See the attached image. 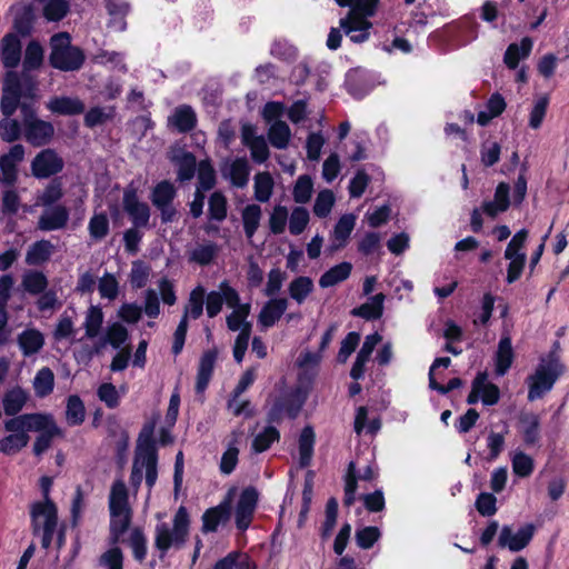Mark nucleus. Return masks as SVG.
<instances>
[{
    "label": "nucleus",
    "instance_id": "nucleus-51",
    "mask_svg": "<svg viewBox=\"0 0 569 569\" xmlns=\"http://www.w3.org/2000/svg\"><path fill=\"white\" fill-rule=\"evenodd\" d=\"M273 190V179L269 172H260L254 177V198L259 202L269 201Z\"/></svg>",
    "mask_w": 569,
    "mask_h": 569
},
{
    "label": "nucleus",
    "instance_id": "nucleus-2",
    "mask_svg": "<svg viewBox=\"0 0 569 569\" xmlns=\"http://www.w3.org/2000/svg\"><path fill=\"white\" fill-rule=\"evenodd\" d=\"M84 50L72 44L68 32H58L50 38L49 64L62 72H74L82 69L86 62Z\"/></svg>",
    "mask_w": 569,
    "mask_h": 569
},
{
    "label": "nucleus",
    "instance_id": "nucleus-10",
    "mask_svg": "<svg viewBox=\"0 0 569 569\" xmlns=\"http://www.w3.org/2000/svg\"><path fill=\"white\" fill-rule=\"evenodd\" d=\"M154 428V421H148L143 425L137 440L133 463L141 467L158 463V449L153 437Z\"/></svg>",
    "mask_w": 569,
    "mask_h": 569
},
{
    "label": "nucleus",
    "instance_id": "nucleus-52",
    "mask_svg": "<svg viewBox=\"0 0 569 569\" xmlns=\"http://www.w3.org/2000/svg\"><path fill=\"white\" fill-rule=\"evenodd\" d=\"M88 230L90 237L96 240H102L109 234L110 224L107 213H94L89 221Z\"/></svg>",
    "mask_w": 569,
    "mask_h": 569
},
{
    "label": "nucleus",
    "instance_id": "nucleus-60",
    "mask_svg": "<svg viewBox=\"0 0 569 569\" xmlns=\"http://www.w3.org/2000/svg\"><path fill=\"white\" fill-rule=\"evenodd\" d=\"M335 204V194L330 189L321 190L315 200L313 213L318 218H327Z\"/></svg>",
    "mask_w": 569,
    "mask_h": 569
},
{
    "label": "nucleus",
    "instance_id": "nucleus-4",
    "mask_svg": "<svg viewBox=\"0 0 569 569\" xmlns=\"http://www.w3.org/2000/svg\"><path fill=\"white\" fill-rule=\"evenodd\" d=\"M563 371L565 367L560 362L559 357L553 351L549 352L547 359H541L535 373L527 378L528 400L541 399L553 388V385Z\"/></svg>",
    "mask_w": 569,
    "mask_h": 569
},
{
    "label": "nucleus",
    "instance_id": "nucleus-18",
    "mask_svg": "<svg viewBox=\"0 0 569 569\" xmlns=\"http://www.w3.org/2000/svg\"><path fill=\"white\" fill-rule=\"evenodd\" d=\"M52 486V478L48 476H43L40 478V487L43 496L42 501H36L30 506V518H31V529L33 536H39L40 532V518L41 513H47V508H39L38 506H46L47 503L52 506L54 512L58 513V508L54 501L50 498V489Z\"/></svg>",
    "mask_w": 569,
    "mask_h": 569
},
{
    "label": "nucleus",
    "instance_id": "nucleus-36",
    "mask_svg": "<svg viewBox=\"0 0 569 569\" xmlns=\"http://www.w3.org/2000/svg\"><path fill=\"white\" fill-rule=\"evenodd\" d=\"M128 337L129 332L127 328L120 322H114L109 326L107 337L102 339L100 343L93 347L90 355L99 353L106 343H110L114 349H118L128 340Z\"/></svg>",
    "mask_w": 569,
    "mask_h": 569
},
{
    "label": "nucleus",
    "instance_id": "nucleus-1",
    "mask_svg": "<svg viewBox=\"0 0 569 569\" xmlns=\"http://www.w3.org/2000/svg\"><path fill=\"white\" fill-rule=\"evenodd\" d=\"M110 512V541L116 545L130 529L132 522V509L129 505V493L123 480H114L109 495Z\"/></svg>",
    "mask_w": 569,
    "mask_h": 569
},
{
    "label": "nucleus",
    "instance_id": "nucleus-61",
    "mask_svg": "<svg viewBox=\"0 0 569 569\" xmlns=\"http://www.w3.org/2000/svg\"><path fill=\"white\" fill-rule=\"evenodd\" d=\"M250 313V305L243 303L238 308H234L233 311L227 316V327L230 331H241L246 325H251L247 321V318Z\"/></svg>",
    "mask_w": 569,
    "mask_h": 569
},
{
    "label": "nucleus",
    "instance_id": "nucleus-25",
    "mask_svg": "<svg viewBox=\"0 0 569 569\" xmlns=\"http://www.w3.org/2000/svg\"><path fill=\"white\" fill-rule=\"evenodd\" d=\"M171 162L177 167V180L190 181L198 170L197 158L191 151L180 150L171 157Z\"/></svg>",
    "mask_w": 569,
    "mask_h": 569
},
{
    "label": "nucleus",
    "instance_id": "nucleus-13",
    "mask_svg": "<svg viewBox=\"0 0 569 569\" xmlns=\"http://www.w3.org/2000/svg\"><path fill=\"white\" fill-rule=\"evenodd\" d=\"M43 58L44 51L41 43L38 40L29 41L24 50L22 72L19 74L29 90L33 89V79L30 76V72L38 70L42 66Z\"/></svg>",
    "mask_w": 569,
    "mask_h": 569
},
{
    "label": "nucleus",
    "instance_id": "nucleus-33",
    "mask_svg": "<svg viewBox=\"0 0 569 569\" xmlns=\"http://www.w3.org/2000/svg\"><path fill=\"white\" fill-rule=\"evenodd\" d=\"M54 246L46 239L33 242L26 254V263L29 266H42L50 260Z\"/></svg>",
    "mask_w": 569,
    "mask_h": 569
},
{
    "label": "nucleus",
    "instance_id": "nucleus-43",
    "mask_svg": "<svg viewBox=\"0 0 569 569\" xmlns=\"http://www.w3.org/2000/svg\"><path fill=\"white\" fill-rule=\"evenodd\" d=\"M315 284L310 277L299 276L295 278L288 288L289 296L299 305L313 291Z\"/></svg>",
    "mask_w": 569,
    "mask_h": 569
},
{
    "label": "nucleus",
    "instance_id": "nucleus-38",
    "mask_svg": "<svg viewBox=\"0 0 569 569\" xmlns=\"http://www.w3.org/2000/svg\"><path fill=\"white\" fill-rule=\"evenodd\" d=\"M280 431L271 426L264 427L261 432L254 436L251 442V450L253 453H262L271 448L274 442L280 440Z\"/></svg>",
    "mask_w": 569,
    "mask_h": 569
},
{
    "label": "nucleus",
    "instance_id": "nucleus-3",
    "mask_svg": "<svg viewBox=\"0 0 569 569\" xmlns=\"http://www.w3.org/2000/svg\"><path fill=\"white\" fill-rule=\"evenodd\" d=\"M190 517L188 509L180 506L173 517L172 529L166 522L158 523L154 529V548L162 560L171 547L181 549L188 540Z\"/></svg>",
    "mask_w": 569,
    "mask_h": 569
},
{
    "label": "nucleus",
    "instance_id": "nucleus-26",
    "mask_svg": "<svg viewBox=\"0 0 569 569\" xmlns=\"http://www.w3.org/2000/svg\"><path fill=\"white\" fill-rule=\"evenodd\" d=\"M356 216L346 213L339 218L332 231L331 251L340 250L348 243L350 234L355 229Z\"/></svg>",
    "mask_w": 569,
    "mask_h": 569
},
{
    "label": "nucleus",
    "instance_id": "nucleus-64",
    "mask_svg": "<svg viewBox=\"0 0 569 569\" xmlns=\"http://www.w3.org/2000/svg\"><path fill=\"white\" fill-rule=\"evenodd\" d=\"M21 136V124L17 119L3 118L0 120V138L6 142H13Z\"/></svg>",
    "mask_w": 569,
    "mask_h": 569
},
{
    "label": "nucleus",
    "instance_id": "nucleus-35",
    "mask_svg": "<svg viewBox=\"0 0 569 569\" xmlns=\"http://www.w3.org/2000/svg\"><path fill=\"white\" fill-rule=\"evenodd\" d=\"M513 361V349L511 338L506 336L502 337L498 345L496 353V373L503 376L510 369Z\"/></svg>",
    "mask_w": 569,
    "mask_h": 569
},
{
    "label": "nucleus",
    "instance_id": "nucleus-6",
    "mask_svg": "<svg viewBox=\"0 0 569 569\" xmlns=\"http://www.w3.org/2000/svg\"><path fill=\"white\" fill-rule=\"evenodd\" d=\"M29 418H31L29 420L30 426H39L38 429L34 428L31 431L39 433L33 442L32 452L34 456L40 457L51 447L52 440L56 437L63 436V431L57 425L51 413L32 412L29 413Z\"/></svg>",
    "mask_w": 569,
    "mask_h": 569
},
{
    "label": "nucleus",
    "instance_id": "nucleus-31",
    "mask_svg": "<svg viewBox=\"0 0 569 569\" xmlns=\"http://www.w3.org/2000/svg\"><path fill=\"white\" fill-rule=\"evenodd\" d=\"M385 295L382 292L372 296L369 301L356 307L351 310L353 317H359L365 320H377L383 315Z\"/></svg>",
    "mask_w": 569,
    "mask_h": 569
},
{
    "label": "nucleus",
    "instance_id": "nucleus-8",
    "mask_svg": "<svg viewBox=\"0 0 569 569\" xmlns=\"http://www.w3.org/2000/svg\"><path fill=\"white\" fill-rule=\"evenodd\" d=\"M26 83L14 70H8L3 79L1 112L6 118L14 114L21 103V98L27 96L23 92Z\"/></svg>",
    "mask_w": 569,
    "mask_h": 569
},
{
    "label": "nucleus",
    "instance_id": "nucleus-55",
    "mask_svg": "<svg viewBox=\"0 0 569 569\" xmlns=\"http://www.w3.org/2000/svg\"><path fill=\"white\" fill-rule=\"evenodd\" d=\"M103 323V312L100 307L91 306L87 312L84 329L88 338H94L99 335Z\"/></svg>",
    "mask_w": 569,
    "mask_h": 569
},
{
    "label": "nucleus",
    "instance_id": "nucleus-24",
    "mask_svg": "<svg viewBox=\"0 0 569 569\" xmlns=\"http://www.w3.org/2000/svg\"><path fill=\"white\" fill-rule=\"evenodd\" d=\"M288 308L286 298H272L268 300L258 315V322L263 328L273 327Z\"/></svg>",
    "mask_w": 569,
    "mask_h": 569
},
{
    "label": "nucleus",
    "instance_id": "nucleus-57",
    "mask_svg": "<svg viewBox=\"0 0 569 569\" xmlns=\"http://www.w3.org/2000/svg\"><path fill=\"white\" fill-rule=\"evenodd\" d=\"M310 221L309 211L305 207L292 209L289 218V231L293 236L301 234Z\"/></svg>",
    "mask_w": 569,
    "mask_h": 569
},
{
    "label": "nucleus",
    "instance_id": "nucleus-48",
    "mask_svg": "<svg viewBox=\"0 0 569 569\" xmlns=\"http://www.w3.org/2000/svg\"><path fill=\"white\" fill-rule=\"evenodd\" d=\"M340 27L346 34L357 32V30L371 29L372 23L368 20V17L357 13L352 10L340 20Z\"/></svg>",
    "mask_w": 569,
    "mask_h": 569
},
{
    "label": "nucleus",
    "instance_id": "nucleus-53",
    "mask_svg": "<svg viewBox=\"0 0 569 569\" xmlns=\"http://www.w3.org/2000/svg\"><path fill=\"white\" fill-rule=\"evenodd\" d=\"M151 268L148 263L142 260H136L132 262L131 272L129 274L130 284L133 289H141L146 287Z\"/></svg>",
    "mask_w": 569,
    "mask_h": 569
},
{
    "label": "nucleus",
    "instance_id": "nucleus-42",
    "mask_svg": "<svg viewBox=\"0 0 569 569\" xmlns=\"http://www.w3.org/2000/svg\"><path fill=\"white\" fill-rule=\"evenodd\" d=\"M86 418V408L82 399L78 395H70L67 398L66 421L69 426H80Z\"/></svg>",
    "mask_w": 569,
    "mask_h": 569
},
{
    "label": "nucleus",
    "instance_id": "nucleus-62",
    "mask_svg": "<svg viewBox=\"0 0 569 569\" xmlns=\"http://www.w3.org/2000/svg\"><path fill=\"white\" fill-rule=\"evenodd\" d=\"M256 380V370L254 368H248L240 377L237 386L230 393V397L227 402L228 408H232L236 400L250 387L253 385Z\"/></svg>",
    "mask_w": 569,
    "mask_h": 569
},
{
    "label": "nucleus",
    "instance_id": "nucleus-50",
    "mask_svg": "<svg viewBox=\"0 0 569 569\" xmlns=\"http://www.w3.org/2000/svg\"><path fill=\"white\" fill-rule=\"evenodd\" d=\"M217 177L214 168L209 160H201L198 164V186L197 189L209 191L214 188Z\"/></svg>",
    "mask_w": 569,
    "mask_h": 569
},
{
    "label": "nucleus",
    "instance_id": "nucleus-47",
    "mask_svg": "<svg viewBox=\"0 0 569 569\" xmlns=\"http://www.w3.org/2000/svg\"><path fill=\"white\" fill-rule=\"evenodd\" d=\"M36 395L40 398L49 396L54 388V375L49 367L41 368L33 380Z\"/></svg>",
    "mask_w": 569,
    "mask_h": 569
},
{
    "label": "nucleus",
    "instance_id": "nucleus-29",
    "mask_svg": "<svg viewBox=\"0 0 569 569\" xmlns=\"http://www.w3.org/2000/svg\"><path fill=\"white\" fill-rule=\"evenodd\" d=\"M18 345L24 357L38 353L44 346V336L36 328H28L18 336Z\"/></svg>",
    "mask_w": 569,
    "mask_h": 569
},
{
    "label": "nucleus",
    "instance_id": "nucleus-20",
    "mask_svg": "<svg viewBox=\"0 0 569 569\" xmlns=\"http://www.w3.org/2000/svg\"><path fill=\"white\" fill-rule=\"evenodd\" d=\"M54 136V127L51 122L36 119L24 127V137L33 147L48 144Z\"/></svg>",
    "mask_w": 569,
    "mask_h": 569
},
{
    "label": "nucleus",
    "instance_id": "nucleus-27",
    "mask_svg": "<svg viewBox=\"0 0 569 569\" xmlns=\"http://www.w3.org/2000/svg\"><path fill=\"white\" fill-rule=\"evenodd\" d=\"M40 508V505L38 506ZM41 508H47V513H41L40 518V532L41 533V547L44 550H48L51 547L54 533L58 527V513L54 512V509L50 505L41 506Z\"/></svg>",
    "mask_w": 569,
    "mask_h": 569
},
{
    "label": "nucleus",
    "instance_id": "nucleus-46",
    "mask_svg": "<svg viewBox=\"0 0 569 569\" xmlns=\"http://www.w3.org/2000/svg\"><path fill=\"white\" fill-rule=\"evenodd\" d=\"M261 219V208L256 203L244 207L242 210V224L247 238H252L257 232Z\"/></svg>",
    "mask_w": 569,
    "mask_h": 569
},
{
    "label": "nucleus",
    "instance_id": "nucleus-14",
    "mask_svg": "<svg viewBox=\"0 0 569 569\" xmlns=\"http://www.w3.org/2000/svg\"><path fill=\"white\" fill-rule=\"evenodd\" d=\"M10 9L14 13L11 32L21 38L31 36L36 22L34 7L31 3L14 4Z\"/></svg>",
    "mask_w": 569,
    "mask_h": 569
},
{
    "label": "nucleus",
    "instance_id": "nucleus-17",
    "mask_svg": "<svg viewBox=\"0 0 569 569\" xmlns=\"http://www.w3.org/2000/svg\"><path fill=\"white\" fill-rule=\"evenodd\" d=\"M231 517V502L229 499L221 501L218 506L208 508L201 519L203 533L216 532L220 525H224Z\"/></svg>",
    "mask_w": 569,
    "mask_h": 569
},
{
    "label": "nucleus",
    "instance_id": "nucleus-49",
    "mask_svg": "<svg viewBox=\"0 0 569 569\" xmlns=\"http://www.w3.org/2000/svg\"><path fill=\"white\" fill-rule=\"evenodd\" d=\"M70 4L67 0H48L43 7L42 14L50 22L61 21L67 17Z\"/></svg>",
    "mask_w": 569,
    "mask_h": 569
},
{
    "label": "nucleus",
    "instance_id": "nucleus-9",
    "mask_svg": "<svg viewBox=\"0 0 569 569\" xmlns=\"http://www.w3.org/2000/svg\"><path fill=\"white\" fill-rule=\"evenodd\" d=\"M30 168L36 179H49L54 178L63 170L64 161L54 149L47 148L34 156Z\"/></svg>",
    "mask_w": 569,
    "mask_h": 569
},
{
    "label": "nucleus",
    "instance_id": "nucleus-21",
    "mask_svg": "<svg viewBox=\"0 0 569 569\" xmlns=\"http://www.w3.org/2000/svg\"><path fill=\"white\" fill-rule=\"evenodd\" d=\"M47 109L58 116H78L84 112L86 106L77 97L54 96L46 104Z\"/></svg>",
    "mask_w": 569,
    "mask_h": 569
},
{
    "label": "nucleus",
    "instance_id": "nucleus-12",
    "mask_svg": "<svg viewBox=\"0 0 569 569\" xmlns=\"http://www.w3.org/2000/svg\"><path fill=\"white\" fill-rule=\"evenodd\" d=\"M123 209L129 214L133 227L146 228L149 226L150 208L148 203L139 201L134 189L124 191Z\"/></svg>",
    "mask_w": 569,
    "mask_h": 569
},
{
    "label": "nucleus",
    "instance_id": "nucleus-45",
    "mask_svg": "<svg viewBox=\"0 0 569 569\" xmlns=\"http://www.w3.org/2000/svg\"><path fill=\"white\" fill-rule=\"evenodd\" d=\"M208 204V214L210 220L221 222L227 218L228 201L227 197L221 191H213L209 197Z\"/></svg>",
    "mask_w": 569,
    "mask_h": 569
},
{
    "label": "nucleus",
    "instance_id": "nucleus-30",
    "mask_svg": "<svg viewBox=\"0 0 569 569\" xmlns=\"http://www.w3.org/2000/svg\"><path fill=\"white\" fill-rule=\"evenodd\" d=\"M316 443V433L311 426H306L300 432L298 439L299 466L307 468L311 465L313 448Z\"/></svg>",
    "mask_w": 569,
    "mask_h": 569
},
{
    "label": "nucleus",
    "instance_id": "nucleus-59",
    "mask_svg": "<svg viewBox=\"0 0 569 569\" xmlns=\"http://www.w3.org/2000/svg\"><path fill=\"white\" fill-rule=\"evenodd\" d=\"M381 532L378 527L367 526L356 531V543L359 548L368 550L380 539Z\"/></svg>",
    "mask_w": 569,
    "mask_h": 569
},
{
    "label": "nucleus",
    "instance_id": "nucleus-23",
    "mask_svg": "<svg viewBox=\"0 0 569 569\" xmlns=\"http://www.w3.org/2000/svg\"><path fill=\"white\" fill-rule=\"evenodd\" d=\"M30 395L20 386L8 389L2 397V407L6 416L14 418L20 416L19 413L29 401Z\"/></svg>",
    "mask_w": 569,
    "mask_h": 569
},
{
    "label": "nucleus",
    "instance_id": "nucleus-44",
    "mask_svg": "<svg viewBox=\"0 0 569 569\" xmlns=\"http://www.w3.org/2000/svg\"><path fill=\"white\" fill-rule=\"evenodd\" d=\"M291 137V131L289 126L282 121L277 120L271 124L268 131V138L271 143L277 149H286L289 144Z\"/></svg>",
    "mask_w": 569,
    "mask_h": 569
},
{
    "label": "nucleus",
    "instance_id": "nucleus-7",
    "mask_svg": "<svg viewBox=\"0 0 569 569\" xmlns=\"http://www.w3.org/2000/svg\"><path fill=\"white\" fill-rule=\"evenodd\" d=\"M306 399L307 396L300 387L278 397L267 412V422L279 425L282 422L284 416L290 419H296L299 416Z\"/></svg>",
    "mask_w": 569,
    "mask_h": 569
},
{
    "label": "nucleus",
    "instance_id": "nucleus-5",
    "mask_svg": "<svg viewBox=\"0 0 569 569\" xmlns=\"http://www.w3.org/2000/svg\"><path fill=\"white\" fill-rule=\"evenodd\" d=\"M29 413H22L4 420L3 428L9 435L0 439V452L6 456H14L26 448L30 441L29 432L39 426H30Z\"/></svg>",
    "mask_w": 569,
    "mask_h": 569
},
{
    "label": "nucleus",
    "instance_id": "nucleus-16",
    "mask_svg": "<svg viewBox=\"0 0 569 569\" xmlns=\"http://www.w3.org/2000/svg\"><path fill=\"white\" fill-rule=\"evenodd\" d=\"M217 359L218 349L216 347L203 351L201 355L194 386L197 395L203 393L207 390L213 376Z\"/></svg>",
    "mask_w": 569,
    "mask_h": 569
},
{
    "label": "nucleus",
    "instance_id": "nucleus-34",
    "mask_svg": "<svg viewBox=\"0 0 569 569\" xmlns=\"http://www.w3.org/2000/svg\"><path fill=\"white\" fill-rule=\"evenodd\" d=\"M351 271L352 264L348 261H342L321 274L319 286L323 289L333 287L347 280L350 277Z\"/></svg>",
    "mask_w": 569,
    "mask_h": 569
},
{
    "label": "nucleus",
    "instance_id": "nucleus-41",
    "mask_svg": "<svg viewBox=\"0 0 569 569\" xmlns=\"http://www.w3.org/2000/svg\"><path fill=\"white\" fill-rule=\"evenodd\" d=\"M204 297L206 289L201 284L193 288L189 295L188 303L184 307L182 317L194 320L199 319L203 313Z\"/></svg>",
    "mask_w": 569,
    "mask_h": 569
},
{
    "label": "nucleus",
    "instance_id": "nucleus-32",
    "mask_svg": "<svg viewBox=\"0 0 569 569\" xmlns=\"http://www.w3.org/2000/svg\"><path fill=\"white\" fill-rule=\"evenodd\" d=\"M519 422L522 425V440L527 447H532L538 443L540 439V418L538 415L522 413L519 417Z\"/></svg>",
    "mask_w": 569,
    "mask_h": 569
},
{
    "label": "nucleus",
    "instance_id": "nucleus-19",
    "mask_svg": "<svg viewBox=\"0 0 569 569\" xmlns=\"http://www.w3.org/2000/svg\"><path fill=\"white\" fill-rule=\"evenodd\" d=\"M38 219L37 228L41 231H54L66 228L70 212L64 204L49 207Z\"/></svg>",
    "mask_w": 569,
    "mask_h": 569
},
{
    "label": "nucleus",
    "instance_id": "nucleus-39",
    "mask_svg": "<svg viewBox=\"0 0 569 569\" xmlns=\"http://www.w3.org/2000/svg\"><path fill=\"white\" fill-rule=\"evenodd\" d=\"M177 197V189L169 180L158 182L150 194L151 203L154 207H163V204H171Z\"/></svg>",
    "mask_w": 569,
    "mask_h": 569
},
{
    "label": "nucleus",
    "instance_id": "nucleus-37",
    "mask_svg": "<svg viewBox=\"0 0 569 569\" xmlns=\"http://www.w3.org/2000/svg\"><path fill=\"white\" fill-rule=\"evenodd\" d=\"M47 276L40 270H29L23 273L21 286L31 296H39L48 288Z\"/></svg>",
    "mask_w": 569,
    "mask_h": 569
},
{
    "label": "nucleus",
    "instance_id": "nucleus-58",
    "mask_svg": "<svg viewBox=\"0 0 569 569\" xmlns=\"http://www.w3.org/2000/svg\"><path fill=\"white\" fill-rule=\"evenodd\" d=\"M249 166L244 158H237L230 167V179L233 186L243 188L249 180Z\"/></svg>",
    "mask_w": 569,
    "mask_h": 569
},
{
    "label": "nucleus",
    "instance_id": "nucleus-11",
    "mask_svg": "<svg viewBox=\"0 0 569 569\" xmlns=\"http://www.w3.org/2000/svg\"><path fill=\"white\" fill-rule=\"evenodd\" d=\"M536 527L533 523H526L516 533L510 526H503L498 537V547L508 548L512 552L525 549L533 538Z\"/></svg>",
    "mask_w": 569,
    "mask_h": 569
},
{
    "label": "nucleus",
    "instance_id": "nucleus-56",
    "mask_svg": "<svg viewBox=\"0 0 569 569\" xmlns=\"http://www.w3.org/2000/svg\"><path fill=\"white\" fill-rule=\"evenodd\" d=\"M312 191L313 182L311 177L308 174H302L298 177L295 183L292 191L293 200L297 203H307L311 199Z\"/></svg>",
    "mask_w": 569,
    "mask_h": 569
},
{
    "label": "nucleus",
    "instance_id": "nucleus-28",
    "mask_svg": "<svg viewBox=\"0 0 569 569\" xmlns=\"http://www.w3.org/2000/svg\"><path fill=\"white\" fill-rule=\"evenodd\" d=\"M119 542L127 543L130 547L132 557L137 562L142 563L146 560L148 553V539L143 528H131L129 537L126 540L120 538Z\"/></svg>",
    "mask_w": 569,
    "mask_h": 569
},
{
    "label": "nucleus",
    "instance_id": "nucleus-40",
    "mask_svg": "<svg viewBox=\"0 0 569 569\" xmlns=\"http://www.w3.org/2000/svg\"><path fill=\"white\" fill-rule=\"evenodd\" d=\"M62 178L54 177L46 186L42 193L38 196V204H41L46 208L53 207L56 204H59L58 202L62 199Z\"/></svg>",
    "mask_w": 569,
    "mask_h": 569
},
{
    "label": "nucleus",
    "instance_id": "nucleus-54",
    "mask_svg": "<svg viewBox=\"0 0 569 569\" xmlns=\"http://www.w3.org/2000/svg\"><path fill=\"white\" fill-rule=\"evenodd\" d=\"M511 465L513 473L519 478H527L531 476L535 470L533 459L522 451H517L513 455Z\"/></svg>",
    "mask_w": 569,
    "mask_h": 569
},
{
    "label": "nucleus",
    "instance_id": "nucleus-15",
    "mask_svg": "<svg viewBox=\"0 0 569 569\" xmlns=\"http://www.w3.org/2000/svg\"><path fill=\"white\" fill-rule=\"evenodd\" d=\"M22 43L17 33L8 32L0 41V60L4 68L13 70L21 61Z\"/></svg>",
    "mask_w": 569,
    "mask_h": 569
},
{
    "label": "nucleus",
    "instance_id": "nucleus-63",
    "mask_svg": "<svg viewBox=\"0 0 569 569\" xmlns=\"http://www.w3.org/2000/svg\"><path fill=\"white\" fill-rule=\"evenodd\" d=\"M123 552L114 546L104 551L99 558V565L104 569H123Z\"/></svg>",
    "mask_w": 569,
    "mask_h": 569
},
{
    "label": "nucleus",
    "instance_id": "nucleus-22",
    "mask_svg": "<svg viewBox=\"0 0 569 569\" xmlns=\"http://www.w3.org/2000/svg\"><path fill=\"white\" fill-rule=\"evenodd\" d=\"M197 114L189 104L177 107L168 118V127L176 129L179 133L192 131L197 127Z\"/></svg>",
    "mask_w": 569,
    "mask_h": 569
}]
</instances>
